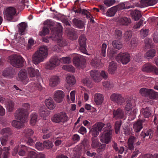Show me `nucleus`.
Here are the masks:
<instances>
[{"label":"nucleus","mask_w":158,"mask_h":158,"mask_svg":"<svg viewBox=\"0 0 158 158\" xmlns=\"http://www.w3.org/2000/svg\"><path fill=\"white\" fill-rule=\"evenodd\" d=\"M111 100L118 104L121 105L124 102V98L119 94L114 93L110 96Z\"/></svg>","instance_id":"nucleus-12"},{"label":"nucleus","mask_w":158,"mask_h":158,"mask_svg":"<svg viewBox=\"0 0 158 158\" xmlns=\"http://www.w3.org/2000/svg\"><path fill=\"white\" fill-rule=\"evenodd\" d=\"M10 64L13 66L19 68L23 65L24 59L20 55H14L9 57Z\"/></svg>","instance_id":"nucleus-3"},{"label":"nucleus","mask_w":158,"mask_h":158,"mask_svg":"<svg viewBox=\"0 0 158 158\" xmlns=\"http://www.w3.org/2000/svg\"><path fill=\"white\" fill-rule=\"evenodd\" d=\"M115 7L117 10H120L127 8V7L125 6L124 3H121L115 6Z\"/></svg>","instance_id":"nucleus-60"},{"label":"nucleus","mask_w":158,"mask_h":158,"mask_svg":"<svg viewBox=\"0 0 158 158\" xmlns=\"http://www.w3.org/2000/svg\"><path fill=\"white\" fill-rule=\"evenodd\" d=\"M30 148L23 145L17 146L14 148L13 152V155L15 156L18 152L20 156H26L29 152Z\"/></svg>","instance_id":"nucleus-6"},{"label":"nucleus","mask_w":158,"mask_h":158,"mask_svg":"<svg viewBox=\"0 0 158 158\" xmlns=\"http://www.w3.org/2000/svg\"><path fill=\"white\" fill-rule=\"evenodd\" d=\"M85 150H87L89 148V140L84 139L82 143Z\"/></svg>","instance_id":"nucleus-62"},{"label":"nucleus","mask_w":158,"mask_h":158,"mask_svg":"<svg viewBox=\"0 0 158 158\" xmlns=\"http://www.w3.org/2000/svg\"><path fill=\"white\" fill-rule=\"evenodd\" d=\"M116 64L114 61H112L110 63L108 71L111 74H113L117 69Z\"/></svg>","instance_id":"nucleus-35"},{"label":"nucleus","mask_w":158,"mask_h":158,"mask_svg":"<svg viewBox=\"0 0 158 158\" xmlns=\"http://www.w3.org/2000/svg\"><path fill=\"white\" fill-rule=\"evenodd\" d=\"M57 34H55V36L56 38V39H57V42L58 44L60 47H63L66 45L67 44V43L64 39L62 38H59V36L61 35H61H58V36Z\"/></svg>","instance_id":"nucleus-27"},{"label":"nucleus","mask_w":158,"mask_h":158,"mask_svg":"<svg viewBox=\"0 0 158 158\" xmlns=\"http://www.w3.org/2000/svg\"><path fill=\"white\" fill-rule=\"evenodd\" d=\"M150 91V89L143 88L140 89L139 93L142 96L147 97L148 96V95H149Z\"/></svg>","instance_id":"nucleus-41"},{"label":"nucleus","mask_w":158,"mask_h":158,"mask_svg":"<svg viewBox=\"0 0 158 158\" xmlns=\"http://www.w3.org/2000/svg\"><path fill=\"white\" fill-rule=\"evenodd\" d=\"M16 13V10L15 8L11 7H8L6 10V16H5V17L8 21H12Z\"/></svg>","instance_id":"nucleus-9"},{"label":"nucleus","mask_w":158,"mask_h":158,"mask_svg":"<svg viewBox=\"0 0 158 158\" xmlns=\"http://www.w3.org/2000/svg\"><path fill=\"white\" fill-rule=\"evenodd\" d=\"M28 156L30 158H39L40 156L35 152V151H29Z\"/></svg>","instance_id":"nucleus-50"},{"label":"nucleus","mask_w":158,"mask_h":158,"mask_svg":"<svg viewBox=\"0 0 158 158\" xmlns=\"http://www.w3.org/2000/svg\"><path fill=\"white\" fill-rule=\"evenodd\" d=\"M141 112L144 117L148 118L151 116V110L148 107H146L145 108H142Z\"/></svg>","instance_id":"nucleus-36"},{"label":"nucleus","mask_w":158,"mask_h":158,"mask_svg":"<svg viewBox=\"0 0 158 158\" xmlns=\"http://www.w3.org/2000/svg\"><path fill=\"white\" fill-rule=\"evenodd\" d=\"M35 148L38 150L41 151L44 149L43 143L37 142L35 145Z\"/></svg>","instance_id":"nucleus-59"},{"label":"nucleus","mask_w":158,"mask_h":158,"mask_svg":"<svg viewBox=\"0 0 158 158\" xmlns=\"http://www.w3.org/2000/svg\"><path fill=\"white\" fill-rule=\"evenodd\" d=\"M51 119L53 122L55 123L62 124L67 121L69 118L65 112H61L54 115L52 118Z\"/></svg>","instance_id":"nucleus-4"},{"label":"nucleus","mask_w":158,"mask_h":158,"mask_svg":"<svg viewBox=\"0 0 158 158\" xmlns=\"http://www.w3.org/2000/svg\"><path fill=\"white\" fill-rule=\"evenodd\" d=\"M149 95L148 97L151 99H154L156 98V96L158 94V93L154 91L152 89H150L149 92Z\"/></svg>","instance_id":"nucleus-58"},{"label":"nucleus","mask_w":158,"mask_h":158,"mask_svg":"<svg viewBox=\"0 0 158 158\" xmlns=\"http://www.w3.org/2000/svg\"><path fill=\"white\" fill-rule=\"evenodd\" d=\"M113 47L117 49H120L123 47L122 43L118 40H114L112 43Z\"/></svg>","instance_id":"nucleus-39"},{"label":"nucleus","mask_w":158,"mask_h":158,"mask_svg":"<svg viewBox=\"0 0 158 158\" xmlns=\"http://www.w3.org/2000/svg\"><path fill=\"white\" fill-rule=\"evenodd\" d=\"M115 35L116 37L119 40L121 39L122 36V32L121 30L116 29L115 31Z\"/></svg>","instance_id":"nucleus-64"},{"label":"nucleus","mask_w":158,"mask_h":158,"mask_svg":"<svg viewBox=\"0 0 158 158\" xmlns=\"http://www.w3.org/2000/svg\"><path fill=\"white\" fill-rule=\"evenodd\" d=\"M121 121H116L115 123L114 129L116 134H118L121 125Z\"/></svg>","instance_id":"nucleus-54"},{"label":"nucleus","mask_w":158,"mask_h":158,"mask_svg":"<svg viewBox=\"0 0 158 158\" xmlns=\"http://www.w3.org/2000/svg\"><path fill=\"white\" fill-rule=\"evenodd\" d=\"M62 69L64 70L69 72H74L75 69L71 65H64L62 67Z\"/></svg>","instance_id":"nucleus-48"},{"label":"nucleus","mask_w":158,"mask_h":158,"mask_svg":"<svg viewBox=\"0 0 158 158\" xmlns=\"http://www.w3.org/2000/svg\"><path fill=\"white\" fill-rule=\"evenodd\" d=\"M100 60L97 57H95L92 59L91 62V65L94 67H97L99 65Z\"/></svg>","instance_id":"nucleus-47"},{"label":"nucleus","mask_w":158,"mask_h":158,"mask_svg":"<svg viewBox=\"0 0 158 158\" xmlns=\"http://www.w3.org/2000/svg\"><path fill=\"white\" fill-rule=\"evenodd\" d=\"M14 104L12 101H10L8 102L7 106V109L10 112H11L14 108Z\"/></svg>","instance_id":"nucleus-56"},{"label":"nucleus","mask_w":158,"mask_h":158,"mask_svg":"<svg viewBox=\"0 0 158 158\" xmlns=\"http://www.w3.org/2000/svg\"><path fill=\"white\" fill-rule=\"evenodd\" d=\"M96 127V124H94L92 128L89 131V132H90L94 137H96L99 135L100 132L98 131V129Z\"/></svg>","instance_id":"nucleus-38"},{"label":"nucleus","mask_w":158,"mask_h":158,"mask_svg":"<svg viewBox=\"0 0 158 158\" xmlns=\"http://www.w3.org/2000/svg\"><path fill=\"white\" fill-rule=\"evenodd\" d=\"M18 27L19 34L21 35L25 34L26 31V28L27 27V24L24 22H23L18 24Z\"/></svg>","instance_id":"nucleus-19"},{"label":"nucleus","mask_w":158,"mask_h":158,"mask_svg":"<svg viewBox=\"0 0 158 158\" xmlns=\"http://www.w3.org/2000/svg\"><path fill=\"white\" fill-rule=\"evenodd\" d=\"M64 95L63 91L60 90L56 91L54 95V100L57 103H60L63 101Z\"/></svg>","instance_id":"nucleus-14"},{"label":"nucleus","mask_w":158,"mask_h":158,"mask_svg":"<svg viewBox=\"0 0 158 158\" xmlns=\"http://www.w3.org/2000/svg\"><path fill=\"white\" fill-rule=\"evenodd\" d=\"M103 100V95L100 94H95V95L94 101L96 104L99 105L101 104Z\"/></svg>","instance_id":"nucleus-29"},{"label":"nucleus","mask_w":158,"mask_h":158,"mask_svg":"<svg viewBox=\"0 0 158 158\" xmlns=\"http://www.w3.org/2000/svg\"><path fill=\"white\" fill-rule=\"evenodd\" d=\"M43 144L44 147H46L48 149H50L53 146V143L50 141L49 140H47L44 141L43 142Z\"/></svg>","instance_id":"nucleus-53"},{"label":"nucleus","mask_w":158,"mask_h":158,"mask_svg":"<svg viewBox=\"0 0 158 158\" xmlns=\"http://www.w3.org/2000/svg\"><path fill=\"white\" fill-rule=\"evenodd\" d=\"M118 23L120 25L127 26L131 23L130 19L124 17L119 19L117 21Z\"/></svg>","instance_id":"nucleus-18"},{"label":"nucleus","mask_w":158,"mask_h":158,"mask_svg":"<svg viewBox=\"0 0 158 158\" xmlns=\"http://www.w3.org/2000/svg\"><path fill=\"white\" fill-rule=\"evenodd\" d=\"M44 24L45 25L47 26V27L50 29L52 30V31H55V32L56 34H57V35H61V33H62L63 31V27L62 26L61 24L60 23H57L56 28H53L52 27L54 26V23L49 20H47L44 23Z\"/></svg>","instance_id":"nucleus-5"},{"label":"nucleus","mask_w":158,"mask_h":158,"mask_svg":"<svg viewBox=\"0 0 158 158\" xmlns=\"http://www.w3.org/2000/svg\"><path fill=\"white\" fill-rule=\"evenodd\" d=\"M14 74V70L10 68L6 69L4 70L2 73L3 76L8 78L13 77Z\"/></svg>","instance_id":"nucleus-17"},{"label":"nucleus","mask_w":158,"mask_h":158,"mask_svg":"<svg viewBox=\"0 0 158 158\" xmlns=\"http://www.w3.org/2000/svg\"><path fill=\"white\" fill-rule=\"evenodd\" d=\"M41 117L44 118L48 116L49 114V111L44 106L40 108L39 111Z\"/></svg>","instance_id":"nucleus-33"},{"label":"nucleus","mask_w":158,"mask_h":158,"mask_svg":"<svg viewBox=\"0 0 158 158\" xmlns=\"http://www.w3.org/2000/svg\"><path fill=\"white\" fill-rule=\"evenodd\" d=\"M154 69V66L150 63H148L143 66L142 70L144 72H151L153 71Z\"/></svg>","instance_id":"nucleus-25"},{"label":"nucleus","mask_w":158,"mask_h":158,"mask_svg":"<svg viewBox=\"0 0 158 158\" xmlns=\"http://www.w3.org/2000/svg\"><path fill=\"white\" fill-rule=\"evenodd\" d=\"M86 39L84 35H82L80 36L78 39L79 43L80 46L79 49L81 52L89 55L87 53V50L86 48Z\"/></svg>","instance_id":"nucleus-11"},{"label":"nucleus","mask_w":158,"mask_h":158,"mask_svg":"<svg viewBox=\"0 0 158 158\" xmlns=\"http://www.w3.org/2000/svg\"><path fill=\"white\" fill-rule=\"evenodd\" d=\"M73 10L75 13L80 14L81 13L82 15L85 16L86 17L88 18V15L87 14V10L82 9L81 8H79L76 9H74V8Z\"/></svg>","instance_id":"nucleus-43"},{"label":"nucleus","mask_w":158,"mask_h":158,"mask_svg":"<svg viewBox=\"0 0 158 158\" xmlns=\"http://www.w3.org/2000/svg\"><path fill=\"white\" fill-rule=\"evenodd\" d=\"M131 15L135 20H138L141 17L140 12L139 10H135L131 12Z\"/></svg>","instance_id":"nucleus-31"},{"label":"nucleus","mask_w":158,"mask_h":158,"mask_svg":"<svg viewBox=\"0 0 158 158\" xmlns=\"http://www.w3.org/2000/svg\"><path fill=\"white\" fill-rule=\"evenodd\" d=\"M0 140L2 145L5 146L8 141V136L7 135H2L0 137Z\"/></svg>","instance_id":"nucleus-46"},{"label":"nucleus","mask_w":158,"mask_h":158,"mask_svg":"<svg viewBox=\"0 0 158 158\" xmlns=\"http://www.w3.org/2000/svg\"><path fill=\"white\" fill-rule=\"evenodd\" d=\"M136 139V138L133 136H131L129 137L127 141L128 148L129 149L131 150L134 149L133 143Z\"/></svg>","instance_id":"nucleus-30"},{"label":"nucleus","mask_w":158,"mask_h":158,"mask_svg":"<svg viewBox=\"0 0 158 158\" xmlns=\"http://www.w3.org/2000/svg\"><path fill=\"white\" fill-rule=\"evenodd\" d=\"M73 61L74 65L77 68L82 67L85 64V60L81 58L80 56L77 55L73 58Z\"/></svg>","instance_id":"nucleus-13"},{"label":"nucleus","mask_w":158,"mask_h":158,"mask_svg":"<svg viewBox=\"0 0 158 158\" xmlns=\"http://www.w3.org/2000/svg\"><path fill=\"white\" fill-rule=\"evenodd\" d=\"M115 59L118 62H121L123 64H126L130 61V58L128 53H120L116 57Z\"/></svg>","instance_id":"nucleus-7"},{"label":"nucleus","mask_w":158,"mask_h":158,"mask_svg":"<svg viewBox=\"0 0 158 158\" xmlns=\"http://www.w3.org/2000/svg\"><path fill=\"white\" fill-rule=\"evenodd\" d=\"M9 150V149L8 147L4 148L3 150L0 148V158H1V155L2 153L3 154V158H7L9 155L8 151Z\"/></svg>","instance_id":"nucleus-37"},{"label":"nucleus","mask_w":158,"mask_h":158,"mask_svg":"<svg viewBox=\"0 0 158 158\" xmlns=\"http://www.w3.org/2000/svg\"><path fill=\"white\" fill-rule=\"evenodd\" d=\"M158 0H145L144 5L145 6H152L156 4Z\"/></svg>","instance_id":"nucleus-52"},{"label":"nucleus","mask_w":158,"mask_h":158,"mask_svg":"<svg viewBox=\"0 0 158 158\" xmlns=\"http://www.w3.org/2000/svg\"><path fill=\"white\" fill-rule=\"evenodd\" d=\"M101 143L99 142L97 139H92L91 146L93 148H95L98 147Z\"/></svg>","instance_id":"nucleus-57"},{"label":"nucleus","mask_w":158,"mask_h":158,"mask_svg":"<svg viewBox=\"0 0 158 158\" xmlns=\"http://www.w3.org/2000/svg\"><path fill=\"white\" fill-rule=\"evenodd\" d=\"M27 71L28 74L31 77L39 76V71L37 69H35L32 67L28 68L27 69Z\"/></svg>","instance_id":"nucleus-22"},{"label":"nucleus","mask_w":158,"mask_h":158,"mask_svg":"<svg viewBox=\"0 0 158 158\" xmlns=\"http://www.w3.org/2000/svg\"><path fill=\"white\" fill-rule=\"evenodd\" d=\"M48 49L45 46L41 47L39 50L37 51L33 55L32 59L33 63L35 64H38L43 61L48 54Z\"/></svg>","instance_id":"nucleus-1"},{"label":"nucleus","mask_w":158,"mask_h":158,"mask_svg":"<svg viewBox=\"0 0 158 158\" xmlns=\"http://www.w3.org/2000/svg\"><path fill=\"white\" fill-rule=\"evenodd\" d=\"M155 53L156 51L155 50L149 51L145 54V57L148 59H151L154 57Z\"/></svg>","instance_id":"nucleus-44"},{"label":"nucleus","mask_w":158,"mask_h":158,"mask_svg":"<svg viewBox=\"0 0 158 158\" xmlns=\"http://www.w3.org/2000/svg\"><path fill=\"white\" fill-rule=\"evenodd\" d=\"M91 78L96 82H99L101 80V78L100 77V72L97 70H91L89 73Z\"/></svg>","instance_id":"nucleus-15"},{"label":"nucleus","mask_w":158,"mask_h":158,"mask_svg":"<svg viewBox=\"0 0 158 158\" xmlns=\"http://www.w3.org/2000/svg\"><path fill=\"white\" fill-rule=\"evenodd\" d=\"M27 71L25 69L21 70L19 73V80L23 81L27 80Z\"/></svg>","instance_id":"nucleus-24"},{"label":"nucleus","mask_w":158,"mask_h":158,"mask_svg":"<svg viewBox=\"0 0 158 158\" xmlns=\"http://www.w3.org/2000/svg\"><path fill=\"white\" fill-rule=\"evenodd\" d=\"M23 106L26 109L23 108L17 110L15 114V117L19 119L23 122L26 123L27 121L28 115V110H30L31 105L28 103H24Z\"/></svg>","instance_id":"nucleus-2"},{"label":"nucleus","mask_w":158,"mask_h":158,"mask_svg":"<svg viewBox=\"0 0 158 158\" xmlns=\"http://www.w3.org/2000/svg\"><path fill=\"white\" fill-rule=\"evenodd\" d=\"M0 133L2 135H7L8 136L11 134V130L9 127H6L1 130Z\"/></svg>","instance_id":"nucleus-40"},{"label":"nucleus","mask_w":158,"mask_h":158,"mask_svg":"<svg viewBox=\"0 0 158 158\" xmlns=\"http://www.w3.org/2000/svg\"><path fill=\"white\" fill-rule=\"evenodd\" d=\"M145 45L144 47V49L145 50H147L151 48L152 45L150 43V42L149 40L146 39L145 42Z\"/></svg>","instance_id":"nucleus-63"},{"label":"nucleus","mask_w":158,"mask_h":158,"mask_svg":"<svg viewBox=\"0 0 158 158\" xmlns=\"http://www.w3.org/2000/svg\"><path fill=\"white\" fill-rule=\"evenodd\" d=\"M45 103L46 106L51 110L54 109L56 105L54 101L51 98L45 100Z\"/></svg>","instance_id":"nucleus-20"},{"label":"nucleus","mask_w":158,"mask_h":158,"mask_svg":"<svg viewBox=\"0 0 158 158\" xmlns=\"http://www.w3.org/2000/svg\"><path fill=\"white\" fill-rule=\"evenodd\" d=\"M15 118H16L15 117ZM16 118L17 119V118ZM17 119L19 120L20 121L15 120H13L12 123V125L15 128H21L23 126V123H25L23 122L19 119L18 118Z\"/></svg>","instance_id":"nucleus-34"},{"label":"nucleus","mask_w":158,"mask_h":158,"mask_svg":"<svg viewBox=\"0 0 158 158\" xmlns=\"http://www.w3.org/2000/svg\"><path fill=\"white\" fill-rule=\"evenodd\" d=\"M103 133L102 136L104 137L105 143H108L111 141L112 137V130L110 128H104L103 129Z\"/></svg>","instance_id":"nucleus-10"},{"label":"nucleus","mask_w":158,"mask_h":158,"mask_svg":"<svg viewBox=\"0 0 158 158\" xmlns=\"http://www.w3.org/2000/svg\"><path fill=\"white\" fill-rule=\"evenodd\" d=\"M143 122V120H139L133 124V128L136 132H139L143 128L142 123Z\"/></svg>","instance_id":"nucleus-21"},{"label":"nucleus","mask_w":158,"mask_h":158,"mask_svg":"<svg viewBox=\"0 0 158 158\" xmlns=\"http://www.w3.org/2000/svg\"><path fill=\"white\" fill-rule=\"evenodd\" d=\"M30 123L31 125L33 126L35 124L37 120V114L35 113H32L31 116Z\"/></svg>","instance_id":"nucleus-42"},{"label":"nucleus","mask_w":158,"mask_h":158,"mask_svg":"<svg viewBox=\"0 0 158 158\" xmlns=\"http://www.w3.org/2000/svg\"><path fill=\"white\" fill-rule=\"evenodd\" d=\"M60 82V79L58 76H52L49 80V84L52 87H55L59 84Z\"/></svg>","instance_id":"nucleus-16"},{"label":"nucleus","mask_w":158,"mask_h":158,"mask_svg":"<svg viewBox=\"0 0 158 158\" xmlns=\"http://www.w3.org/2000/svg\"><path fill=\"white\" fill-rule=\"evenodd\" d=\"M66 80L67 83L69 85L72 86L76 83L75 77L73 75H68L66 77Z\"/></svg>","instance_id":"nucleus-32"},{"label":"nucleus","mask_w":158,"mask_h":158,"mask_svg":"<svg viewBox=\"0 0 158 158\" xmlns=\"http://www.w3.org/2000/svg\"><path fill=\"white\" fill-rule=\"evenodd\" d=\"M60 63V60L56 56L52 57L50 59L49 62H48L46 65L47 69H52L58 66Z\"/></svg>","instance_id":"nucleus-8"},{"label":"nucleus","mask_w":158,"mask_h":158,"mask_svg":"<svg viewBox=\"0 0 158 158\" xmlns=\"http://www.w3.org/2000/svg\"><path fill=\"white\" fill-rule=\"evenodd\" d=\"M132 32L131 31H127L125 33L124 37L125 40L126 41H129L131 38Z\"/></svg>","instance_id":"nucleus-49"},{"label":"nucleus","mask_w":158,"mask_h":158,"mask_svg":"<svg viewBox=\"0 0 158 158\" xmlns=\"http://www.w3.org/2000/svg\"><path fill=\"white\" fill-rule=\"evenodd\" d=\"M66 33L70 36L71 39L76 40L77 39V36L74 31V29L67 27L66 30Z\"/></svg>","instance_id":"nucleus-23"},{"label":"nucleus","mask_w":158,"mask_h":158,"mask_svg":"<svg viewBox=\"0 0 158 158\" xmlns=\"http://www.w3.org/2000/svg\"><path fill=\"white\" fill-rule=\"evenodd\" d=\"M73 24L77 28H81L84 25L83 22L79 19L74 18L73 19Z\"/></svg>","instance_id":"nucleus-28"},{"label":"nucleus","mask_w":158,"mask_h":158,"mask_svg":"<svg viewBox=\"0 0 158 158\" xmlns=\"http://www.w3.org/2000/svg\"><path fill=\"white\" fill-rule=\"evenodd\" d=\"M114 117L123 118L124 117V113L123 110L120 108H118L116 110L113 111Z\"/></svg>","instance_id":"nucleus-26"},{"label":"nucleus","mask_w":158,"mask_h":158,"mask_svg":"<svg viewBox=\"0 0 158 158\" xmlns=\"http://www.w3.org/2000/svg\"><path fill=\"white\" fill-rule=\"evenodd\" d=\"M117 11L115 6L109 9L107 12V16L109 17L113 16Z\"/></svg>","instance_id":"nucleus-45"},{"label":"nucleus","mask_w":158,"mask_h":158,"mask_svg":"<svg viewBox=\"0 0 158 158\" xmlns=\"http://www.w3.org/2000/svg\"><path fill=\"white\" fill-rule=\"evenodd\" d=\"M60 60V62L64 64H69L71 61L70 57L68 56L63 57Z\"/></svg>","instance_id":"nucleus-55"},{"label":"nucleus","mask_w":158,"mask_h":158,"mask_svg":"<svg viewBox=\"0 0 158 158\" xmlns=\"http://www.w3.org/2000/svg\"><path fill=\"white\" fill-rule=\"evenodd\" d=\"M49 30L48 28L46 27H43L42 31L40 33V34L41 36L45 35L49 33Z\"/></svg>","instance_id":"nucleus-61"},{"label":"nucleus","mask_w":158,"mask_h":158,"mask_svg":"<svg viewBox=\"0 0 158 158\" xmlns=\"http://www.w3.org/2000/svg\"><path fill=\"white\" fill-rule=\"evenodd\" d=\"M33 133L34 132L32 130L28 128L25 129L23 133L24 135L27 137L31 136Z\"/></svg>","instance_id":"nucleus-51"}]
</instances>
